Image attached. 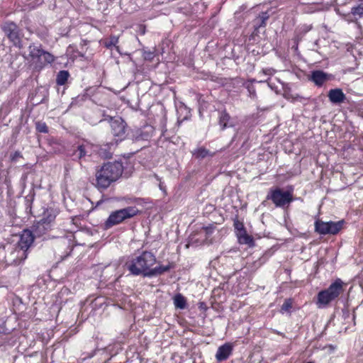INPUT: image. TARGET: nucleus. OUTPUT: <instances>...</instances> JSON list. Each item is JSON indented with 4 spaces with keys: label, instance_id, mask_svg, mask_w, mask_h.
I'll return each mask as SVG.
<instances>
[{
    "label": "nucleus",
    "instance_id": "nucleus-1",
    "mask_svg": "<svg viewBox=\"0 0 363 363\" xmlns=\"http://www.w3.org/2000/svg\"><path fill=\"white\" fill-rule=\"evenodd\" d=\"M156 263L155 256L150 252H143L141 255L125 264L128 269L133 275L143 274L153 276L169 270V266H160L152 268Z\"/></svg>",
    "mask_w": 363,
    "mask_h": 363
},
{
    "label": "nucleus",
    "instance_id": "nucleus-2",
    "mask_svg": "<svg viewBox=\"0 0 363 363\" xmlns=\"http://www.w3.org/2000/svg\"><path fill=\"white\" fill-rule=\"evenodd\" d=\"M123 172V167L121 162H109L104 164L96 172V186L99 189H107L121 177Z\"/></svg>",
    "mask_w": 363,
    "mask_h": 363
},
{
    "label": "nucleus",
    "instance_id": "nucleus-3",
    "mask_svg": "<svg viewBox=\"0 0 363 363\" xmlns=\"http://www.w3.org/2000/svg\"><path fill=\"white\" fill-rule=\"evenodd\" d=\"M35 240L33 233L29 230H24L20 235L14 251L12 252L13 261L21 262L26 259L28 250L32 246Z\"/></svg>",
    "mask_w": 363,
    "mask_h": 363
},
{
    "label": "nucleus",
    "instance_id": "nucleus-4",
    "mask_svg": "<svg viewBox=\"0 0 363 363\" xmlns=\"http://www.w3.org/2000/svg\"><path fill=\"white\" fill-rule=\"evenodd\" d=\"M343 291V282L341 279H336L325 290L318 294L317 305L319 308L328 305L331 301L337 298Z\"/></svg>",
    "mask_w": 363,
    "mask_h": 363
},
{
    "label": "nucleus",
    "instance_id": "nucleus-5",
    "mask_svg": "<svg viewBox=\"0 0 363 363\" xmlns=\"http://www.w3.org/2000/svg\"><path fill=\"white\" fill-rule=\"evenodd\" d=\"M139 211L135 206H129L121 210L116 211L111 213L106 221V227L111 228L113 225L119 224L124 220L132 218L138 214Z\"/></svg>",
    "mask_w": 363,
    "mask_h": 363
},
{
    "label": "nucleus",
    "instance_id": "nucleus-6",
    "mask_svg": "<svg viewBox=\"0 0 363 363\" xmlns=\"http://www.w3.org/2000/svg\"><path fill=\"white\" fill-rule=\"evenodd\" d=\"M342 227V222H323L320 220H317L315 223V230L317 233L321 235L326 234H336Z\"/></svg>",
    "mask_w": 363,
    "mask_h": 363
},
{
    "label": "nucleus",
    "instance_id": "nucleus-7",
    "mask_svg": "<svg viewBox=\"0 0 363 363\" xmlns=\"http://www.w3.org/2000/svg\"><path fill=\"white\" fill-rule=\"evenodd\" d=\"M267 199H271L277 207H284L292 201L293 196L289 191L277 189L271 191L270 196H268Z\"/></svg>",
    "mask_w": 363,
    "mask_h": 363
},
{
    "label": "nucleus",
    "instance_id": "nucleus-8",
    "mask_svg": "<svg viewBox=\"0 0 363 363\" xmlns=\"http://www.w3.org/2000/svg\"><path fill=\"white\" fill-rule=\"evenodd\" d=\"M4 30L9 40L13 43V45L21 49L23 45L19 35V30L17 26L12 23H6L4 26Z\"/></svg>",
    "mask_w": 363,
    "mask_h": 363
},
{
    "label": "nucleus",
    "instance_id": "nucleus-9",
    "mask_svg": "<svg viewBox=\"0 0 363 363\" xmlns=\"http://www.w3.org/2000/svg\"><path fill=\"white\" fill-rule=\"evenodd\" d=\"M310 80L318 86H321L325 83L333 79V76L321 70H315L311 72Z\"/></svg>",
    "mask_w": 363,
    "mask_h": 363
},
{
    "label": "nucleus",
    "instance_id": "nucleus-10",
    "mask_svg": "<svg viewBox=\"0 0 363 363\" xmlns=\"http://www.w3.org/2000/svg\"><path fill=\"white\" fill-rule=\"evenodd\" d=\"M39 57L32 62V65L36 69H41L46 65L52 63L55 58L50 52L42 50V53H39Z\"/></svg>",
    "mask_w": 363,
    "mask_h": 363
},
{
    "label": "nucleus",
    "instance_id": "nucleus-11",
    "mask_svg": "<svg viewBox=\"0 0 363 363\" xmlns=\"http://www.w3.org/2000/svg\"><path fill=\"white\" fill-rule=\"evenodd\" d=\"M111 127L114 136L123 137L125 134V123L121 118L111 120Z\"/></svg>",
    "mask_w": 363,
    "mask_h": 363
},
{
    "label": "nucleus",
    "instance_id": "nucleus-12",
    "mask_svg": "<svg viewBox=\"0 0 363 363\" xmlns=\"http://www.w3.org/2000/svg\"><path fill=\"white\" fill-rule=\"evenodd\" d=\"M233 345L230 343H225L218 348L216 358L218 361H223L228 358L232 353Z\"/></svg>",
    "mask_w": 363,
    "mask_h": 363
},
{
    "label": "nucleus",
    "instance_id": "nucleus-13",
    "mask_svg": "<svg viewBox=\"0 0 363 363\" xmlns=\"http://www.w3.org/2000/svg\"><path fill=\"white\" fill-rule=\"evenodd\" d=\"M42 50L43 49H41L40 46L35 45V44H30L28 46V53H24L23 56L26 60L32 64V62L39 57V53H42Z\"/></svg>",
    "mask_w": 363,
    "mask_h": 363
},
{
    "label": "nucleus",
    "instance_id": "nucleus-14",
    "mask_svg": "<svg viewBox=\"0 0 363 363\" xmlns=\"http://www.w3.org/2000/svg\"><path fill=\"white\" fill-rule=\"evenodd\" d=\"M328 97L330 101L334 104L342 103L345 99L343 92H329Z\"/></svg>",
    "mask_w": 363,
    "mask_h": 363
},
{
    "label": "nucleus",
    "instance_id": "nucleus-15",
    "mask_svg": "<svg viewBox=\"0 0 363 363\" xmlns=\"http://www.w3.org/2000/svg\"><path fill=\"white\" fill-rule=\"evenodd\" d=\"M69 76V74L67 71H65V70L60 71L57 75L56 81H57V84H60V85L65 84L66 83V82L67 81Z\"/></svg>",
    "mask_w": 363,
    "mask_h": 363
},
{
    "label": "nucleus",
    "instance_id": "nucleus-16",
    "mask_svg": "<svg viewBox=\"0 0 363 363\" xmlns=\"http://www.w3.org/2000/svg\"><path fill=\"white\" fill-rule=\"evenodd\" d=\"M351 13L354 16H358L359 18L363 16V0H360L359 4L357 6L352 8Z\"/></svg>",
    "mask_w": 363,
    "mask_h": 363
},
{
    "label": "nucleus",
    "instance_id": "nucleus-17",
    "mask_svg": "<svg viewBox=\"0 0 363 363\" xmlns=\"http://www.w3.org/2000/svg\"><path fill=\"white\" fill-rule=\"evenodd\" d=\"M174 303L177 308H184L186 306V300L181 294H177L174 298Z\"/></svg>",
    "mask_w": 363,
    "mask_h": 363
},
{
    "label": "nucleus",
    "instance_id": "nucleus-18",
    "mask_svg": "<svg viewBox=\"0 0 363 363\" xmlns=\"http://www.w3.org/2000/svg\"><path fill=\"white\" fill-rule=\"evenodd\" d=\"M230 120V117L228 113L226 112H222L220 118H219V123L222 126V128L224 129L228 126Z\"/></svg>",
    "mask_w": 363,
    "mask_h": 363
},
{
    "label": "nucleus",
    "instance_id": "nucleus-19",
    "mask_svg": "<svg viewBox=\"0 0 363 363\" xmlns=\"http://www.w3.org/2000/svg\"><path fill=\"white\" fill-rule=\"evenodd\" d=\"M208 154V150L204 147H198L193 151V155L197 158H204Z\"/></svg>",
    "mask_w": 363,
    "mask_h": 363
},
{
    "label": "nucleus",
    "instance_id": "nucleus-20",
    "mask_svg": "<svg viewBox=\"0 0 363 363\" xmlns=\"http://www.w3.org/2000/svg\"><path fill=\"white\" fill-rule=\"evenodd\" d=\"M238 242L240 244H246L248 245L249 246H253L254 245L253 238L247 233L245 234L244 235H242L241 238L238 240Z\"/></svg>",
    "mask_w": 363,
    "mask_h": 363
},
{
    "label": "nucleus",
    "instance_id": "nucleus-21",
    "mask_svg": "<svg viewBox=\"0 0 363 363\" xmlns=\"http://www.w3.org/2000/svg\"><path fill=\"white\" fill-rule=\"evenodd\" d=\"M269 18V15L268 14L267 12H262L257 17V21H259L260 22L259 23V26H265L266 21L268 20Z\"/></svg>",
    "mask_w": 363,
    "mask_h": 363
},
{
    "label": "nucleus",
    "instance_id": "nucleus-22",
    "mask_svg": "<svg viewBox=\"0 0 363 363\" xmlns=\"http://www.w3.org/2000/svg\"><path fill=\"white\" fill-rule=\"evenodd\" d=\"M118 42V37L111 36L110 39L105 43V46L106 48H111V46H115Z\"/></svg>",
    "mask_w": 363,
    "mask_h": 363
},
{
    "label": "nucleus",
    "instance_id": "nucleus-23",
    "mask_svg": "<svg viewBox=\"0 0 363 363\" xmlns=\"http://www.w3.org/2000/svg\"><path fill=\"white\" fill-rule=\"evenodd\" d=\"M36 128L40 133H47L48 131V127L45 123L38 122L36 123Z\"/></svg>",
    "mask_w": 363,
    "mask_h": 363
},
{
    "label": "nucleus",
    "instance_id": "nucleus-24",
    "mask_svg": "<svg viewBox=\"0 0 363 363\" xmlns=\"http://www.w3.org/2000/svg\"><path fill=\"white\" fill-rule=\"evenodd\" d=\"M143 56L145 60L151 61L153 60L155 54L151 51H144Z\"/></svg>",
    "mask_w": 363,
    "mask_h": 363
},
{
    "label": "nucleus",
    "instance_id": "nucleus-25",
    "mask_svg": "<svg viewBox=\"0 0 363 363\" xmlns=\"http://www.w3.org/2000/svg\"><path fill=\"white\" fill-rule=\"evenodd\" d=\"M293 94V92H289V91L283 92V96L288 100L294 101L296 99L297 94H296V96H294V94Z\"/></svg>",
    "mask_w": 363,
    "mask_h": 363
},
{
    "label": "nucleus",
    "instance_id": "nucleus-26",
    "mask_svg": "<svg viewBox=\"0 0 363 363\" xmlns=\"http://www.w3.org/2000/svg\"><path fill=\"white\" fill-rule=\"evenodd\" d=\"M77 153L79 158L84 157L86 155L84 147L83 145L79 146L77 150Z\"/></svg>",
    "mask_w": 363,
    "mask_h": 363
},
{
    "label": "nucleus",
    "instance_id": "nucleus-27",
    "mask_svg": "<svg viewBox=\"0 0 363 363\" xmlns=\"http://www.w3.org/2000/svg\"><path fill=\"white\" fill-rule=\"evenodd\" d=\"M291 308V303L289 300H286L284 301L281 306V311H287Z\"/></svg>",
    "mask_w": 363,
    "mask_h": 363
},
{
    "label": "nucleus",
    "instance_id": "nucleus-28",
    "mask_svg": "<svg viewBox=\"0 0 363 363\" xmlns=\"http://www.w3.org/2000/svg\"><path fill=\"white\" fill-rule=\"evenodd\" d=\"M21 157V153L18 151H16L15 152L11 155V161L15 162L18 160V158H20Z\"/></svg>",
    "mask_w": 363,
    "mask_h": 363
},
{
    "label": "nucleus",
    "instance_id": "nucleus-29",
    "mask_svg": "<svg viewBox=\"0 0 363 363\" xmlns=\"http://www.w3.org/2000/svg\"><path fill=\"white\" fill-rule=\"evenodd\" d=\"M235 228L237 232L240 230L241 229L244 228L243 224L242 223L238 222V221L235 223Z\"/></svg>",
    "mask_w": 363,
    "mask_h": 363
},
{
    "label": "nucleus",
    "instance_id": "nucleus-30",
    "mask_svg": "<svg viewBox=\"0 0 363 363\" xmlns=\"http://www.w3.org/2000/svg\"><path fill=\"white\" fill-rule=\"evenodd\" d=\"M243 85H244V87L247 89H248L249 91L251 89H254V87L252 86V82H245V83H242Z\"/></svg>",
    "mask_w": 363,
    "mask_h": 363
},
{
    "label": "nucleus",
    "instance_id": "nucleus-31",
    "mask_svg": "<svg viewBox=\"0 0 363 363\" xmlns=\"http://www.w3.org/2000/svg\"><path fill=\"white\" fill-rule=\"evenodd\" d=\"M246 231L243 228V229H241L240 230L238 231L237 232V237H238V239L239 240L242 235H244L245 234H246Z\"/></svg>",
    "mask_w": 363,
    "mask_h": 363
},
{
    "label": "nucleus",
    "instance_id": "nucleus-32",
    "mask_svg": "<svg viewBox=\"0 0 363 363\" xmlns=\"http://www.w3.org/2000/svg\"><path fill=\"white\" fill-rule=\"evenodd\" d=\"M203 230L205 231V233L206 235H209V234L212 233V232H213V228L211 226L203 228Z\"/></svg>",
    "mask_w": 363,
    "mask_h": 363
},
{
    "label": "nucleus",
    "instance_id": "nucleus-33",
    "mask_svg": "<svg viewBox=\"0 0 363 363\" xmlns=\"http://www.w3.org/2000/svg\"><path fill=\"white\" fill-rule=\"evenodd\" d=\"M330 91H341V89H330Z\"/></svg>",
    "mask_w": 363,
    "mask_h": 363
},
{
    "label": "nucleus",
    "instance_id": "nucleus-34",
    "mask_svg": "<svg viewBox=\"0 0 363 363\" xmlns=\"http://www.w3.org/2000/svg\"><path fill=\"white\" fill-rule=\"evenodd\" d=\"M55 216H52L50 218H49V221H51L55 218Z\"/></svg>",
    "mask_w": 363,
    "mask_h": 363
},
{
    "label": "nucleus",
    "instance_id": "nucleus-35",
    "mask_svg": "<svg viewBox=\"0 0 363 363\" xmlns=\"http://www.w3.org/2000/svg\"><path fill=\"white\" fill-rule=\"evenodd\" d=\"M236 82H242V79H236Z\"/></svg>",
    "mask_w": 363,
    "mask_h": 363
},
{
    "label": "nucleus",
    "instance_id": "nucleus-36",
    "mask_svg": "<svg viewBox=\"0 0 363 363\" xmlns=\"http://www.w3.org/2000/svg\"><path fill=\"white\" fill-rule=\"evenodd\" d=\"M267 72H267V74H272V72H271V70H270V69H268V70H267Z\"/></svg>",
    "mask_w": 363,
    "mask_h": 363
},
{
    "label": "nucleus",
    "instance_id": "nucleus-37",
    "mask_svg": "<svg viewBox=\"0 0 363 363\" xmlns=\"http://www.w3.org/2000/svg\"><path fill=\"white\" fill-rule=\"evenodd\" d=\"M307 363H313V362H307Z\"/></svg>",
    "mask_w": 363,
    "mask_h": 363
}]
</instances>
